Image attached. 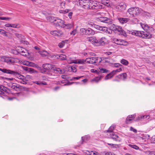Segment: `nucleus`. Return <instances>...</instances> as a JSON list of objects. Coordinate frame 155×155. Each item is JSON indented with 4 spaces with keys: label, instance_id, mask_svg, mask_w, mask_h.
<instances>
[{
    "label": "nucleus",
    "instance_id": "obj_43",
    "mask_svg": "<svg viewBox=\"0 0 155 155\" xmlns=\"http://www.w3.org/2000/svg\"><path fill=\"white\" fill-rule=\"evenodd\" d=\"M0 87L3 90V92L5 94V95L7 93V88L3 86H0Z\"/></svg>",
    "mask_w": 155,
    "mask_h": 155
},
{
    "label": "nucleus",
    "instance_id": "obj_16",
    "mask_svg": "<svg viewBox=\"0 0 155 155\" xmlns=\"http://www.w3.org/2000/svg\"><path fill=\"white\" fill-rule=\"evenodd\" d=\"M18 50L19 51L18 52L19 54L22 56H26L27 54H28L27 51L23 48L18 47Z\"/></svg>",
    "mask_w": 155,
    "mask_h": 155
},
{
    "label": "nucleus",
    "instance_id": "obj_46",
    "mask_svg": "<svg viewBox=\"0 0 155 155\" xmlns=\"http://www.w3.org/2000/svg\"><path fill=\"white\" fill-rule=\"evenodd\" d=\"M18 48H16L15 50H14L12 51V52L13 53V54L15 55H17L18 54H19V53L18 51L19 50H18Z\"/></svg>",
    "mask_w": 155,
    "mask_h": 155
},
{
    "label": "nucleus",
    "instance_id": "obj_32",
    "mask_svg": "<svg viewBox=\"0 0 155 155\" xmlns=\"http://www.w3.org/2000/svg\"><path fill=\"white\" fill-rule=\"evenodd\" d=\"M68 41V40H65L64 41H62L61 42H60L58 45L59 47L60 48H63L64 45L66 43H67Z\"/></svg>",
    "mask_w": 155,
    "mask_h": 155
},
{
    "label": "nucleus",
    "instance_id": "obj_10",
    "mask_svg": "<svg viewBox=\"0 0 155 155\" xmlns=\"http://www.w3.org/2000/svg\"><path fill=\"white\" fill-rule=\"evenodd\" d=\"M90 1V0H79V4L80 5L84 8L89 9Z\"/></svg>",
    "mask_w": 155,
    "mask_h": 155
},
{
    "label": "nucleus",
    "instance_id": "obj_15",
    "mask_svg": "<svg viewBox=\"0 0 155 155\" xmlns=\"http://www.w3.org/2000/svg\"><path fill=\"white\" fill-rule=\"evenodd\" d=\"M117 19L121 24H124L129 22L130 19L127 18L117 17Z\"/></svg>",
    "mask_w": 155,
    "mask_h": 155
},
{
    "label": "nucleus",
    "instance_id": "obj_50",
    "mask_svg": "<svg viewBox=\"0 0 155 155\" xmlns=\"http://www.w3.org/2000/svg\"><path fill=\"white\" fill-rule=\"evenodd\" d=\"M69 10L68 9H66L65 10H60L59 11V12L61 13H63L64 14L68 13V12Z\"/></svg>",
    "mask_w": 155,
    "mask_h": 155
},
{
    "label": "nucleus",
    "instance_id": "obj_37",
    "mask_svg": "<svg viewBox=\"0 0 155 155\" xmlns=\"http://www.w3.org/2000/svg\"><path fill=\"white\" fill-rule=\"evenodd\" d=\"M24 64L31 67H34L35 65L34 63L28 61H26L25 63V64Z\"/></svg>",
    "mask_w": 155,
    "mask_h": 155
},
{
    "label": "nucleus",
    "instance_id": "obj_38",
    "mask_svg": "<svg viewBox=\"0 0 155 155\" xmlns=\"http://www.w3.org/2000/svg\"><path fill=\"white\" fill-rule=\"evenodd\" d=\"M101 79V77H96L91 80L92 82H98Z\"/></svg>",
    "mask_w": 155,
    "mask_h": 155
},
{
    "label": "nucleus",
    "instance_id": "obj_51",
    "mask_svg": "<svg viewBox=\"0 0 155 155\" xmlns=\"http://www.w3.org/2000/svg\"><path fill=\"white\" fill-rule=\"evenodd\" d=\"M21 88L20 89V90H23L24 91H26L27 92L29 91V88L26 87H23L22 86H21Z\"/></svg>",
    "mask_w": 155,
    "mask_h": 155
},
{
    "label": "nucleus",
    "instance_id": "obj_55",
    "mask_svg": "<svg viewBox=\"0 0 155 155\" xmlns=\"http://www.w3.org/2000/svg\"><path fill=\"white\" fill-rule=\"evenodd\" d=\"M0 34H2L3 35H6L5 31L2 29H0Z\"/></svg>",
    "mask_w": 155,
    "mask_h": 155
},
{
    "label": "nucleus",
    "instance_id": "obj_5",
    "mask_svg": "<svg viewBox=\"0 0 155 155\" xmlns=\"http://www.w3.org/2000/svg\"><path fill=\"white\" fill-rule=\"evenodd\" d=\"M52 18L54 21L51 20V22L54 23L56 26L63 27L64 26V22L63 20L56 17L49 18L50 19Z\"/></svg>",
    "mask_w": 155,
    "mask_h": 155
},
{
    "label": "nucleus",
    "instance_id": "obj_58",
    "mask_svg": "<svg viewBox=\"0 0 155 155\" xmlns=\"http://www.w3.org/2000/svg\"><path fill=\"white\" fill-rule=\"evenodd\" d=\"M89 55L95 56L96 55L93 52H89L88 53V55H87V57H89Z\"/></svg>",
    "mask_w": 155,
    "mask_h": 155
},
{
    "label": "nucleus",
    "instance_id": "obj_18",
    "mask_svg": "<svg viewBox=\"0 0 155 155\" xmlns=\"http://www.w3.org/2000/svg\"><path fill=\"white\" fill-rule=\"evenodd\" d=\"M91 71L92 72L96 73L97 74H98L99 72L104 73H107L109 72V71L108 70L103 68H99L98 71L94 69H91Z\"/></svg>",
    "mask_w": 155,
    "mask_h": 155
},
{
    "label": "nucleus",
    "instance_id": "obj_63",
    "mask_svg": "<svg viewBox=\"0 0 155 155\" xmlns=\"http://www.w3.org/2000/svg\"><path fill=\"white\" fill-rule=\"evenodd\" d=\"M61 78H63L65 79V80H67V76L63 74L61 76Z\"/></svg>",
    "mask_w": 155,
    "mask_h": 155
},
{
    "label": "nucleus",
    "instance_id": "obj_47",
    "mask_svg": "<svg viewBox=\"0 0 155 155\" xmlns=\"http://www.w3.org/2000/svg\"><path fill=\"white\" fill-rule=\"evenodd\" d=\"M117 25H116L114 24H111L110 26V29L113 30V31H114L115 30V28H116Z\"/></svg>",
    "mask_w": 155,
    "mask_h": 155
},
{
    "label": "nucleus",
    "instance_id": "obj_21",
    "mask_svg": "<svg viewBox=\"0 0 155 155\" xmlns=\"http://www.w3.org/2000/svg\"><path fill=\"white\" fill-rule=\"evenodd\" d=\"M98 45H104L106 43L107 40L105 37H102L100 39L97 40Z\"/></svg>",
    "mask_w": 155,
    "mask_h": 155
},
{
    "label": "nucleus",
    "instance_id": "obj_44",
    "mask_svg": "<svg viewBox=\"0 0 155 155\" xmlns=\"http://www.w3.org/2000/svg\"><path fill=\"white\" fill-rule=\"evenodd\" d=\"M100 155H113V154L110 152H103L101 153H100Z\"/></svg>",
    "mask_w": 155,
    "mask_h": 155
},
{
    "label": "nucleus",
    "instance_id": "obj_12",
    "mask_svg": "<svg viewBox=\"0 0 155 155\" xmlns=\"http://www.w3.org/2000/svg\"><path fill=\"white\" fill-rule=\"evenodd\" d=\"M126 8V4L124 2H121L116 7V8L117 11L121 12L125 10Z\"/></svg>",
    "mask_w": 155,
    "mask_h": 155
},
{
    "label": "nucleus",
    "instance_id": "obj_11",
    "mask_svg": "<svg viewBox=\"0 0 155 155\" xmlns=\"http://www.w3.org/2000/svg\"><path fill=\"white\" fill-rule=\"evenodd\" d=\"M112 40L114 42L119 45H126L127 44V42L123 40L114 38Z\"/></svg>",
    "mask_w": 155,
    "mask_h": 155
},
{
    "label": "nucleus",
    "instance_id": "obj_8",
    "mask_svg": "<svg viewBox=\"0 0 155 155\" xmlns=\"http://www.w3.org/2000/svg\"><path fill=\"white\" fill-rule=\"evenodd\" d=\"M89 9H98L102 8V6L100 5V3L96 1H91Z\"/></svg>",
    "mask_w": 155,
    "mask_h": 155
},
{
    "label": "nucleus",
    "instance_id": "obj_53",
    "mask_svg": "<svg viewBox=\"0 0 155 155\" xmlns=\"http://www.w3.org/2000/svg\"><path fill=\"white\" fill-rule=\"evenodd\" d=\"M77 27L75 29H74L70 33V34L71 35H75V34L76 33L77 31Z\"/></svg>",
    "mask_w": 155,
    "mask_h": 155
},
{
    "label": "nucleus",
    "instance_id": "obj_23",
    "mask_svg": "<svg viewBox=\"0 0 155 155\" xmlns=\"http://www.w3.org/2000/svg\"><path fill=\"white\" fill-rule=\"evenodd\" d=\"M22 68L24 70L31 73H35L37 72L36 71L32 68L25 66L23 67Z\"/></svg>",
    "mask_w": 155,
    "mask_h": 155
},
{
    "label": "nucleus",
    "instance_id": "obj_2",
    "mask_svg": "<svg viewBox=\"0 0 155 155\" xmlns=\"http://www.w3.org/2000/svg\"><path fill=\"white\" fill-rule=\"evenodd\" d=\"M54 65L50 64H44L42 65V68L40 70L41 73L46 74L49 75H51V74L49 72L50 71L53 70Z\"/></svg>",
    "mask_w": 155,
    "mask_h": 155
},
{
    "label": "nucleus",
    "instance_id": "obj_52",
    "mask_svg": "<svg viewBox=\"0 0 155 155\" xmlns=\"http://www.w3.org/2000/svg\"><path fill=\"white\" fill-rule=\"evenodd\" d=\"M88 138H89V137H88L87 136H85L84 137H82L81 138L82 140L81 143H83L84 142H85L86 140H87Z\"/></svg>",
    "mask_w": 155,
    "mask_h": 155
},
{
    "label": "nucleus",
    "instance_id": "obj_7",
    "mask_svg": "<svg viewBox=\"0 0 155 155\" xmlns=\"http://www.w3.org/2000/svg\"><path fill=\"white\" fill-rule=\"evenodd\" d=\"M0 61L5 62L9 64H11L15 63L16 61L14 58L3 56L0 57Z\"/></svg>",
    "mask_w": 155,
    "mask_h": 155
},
{
    "label": "nucleus",
    "instance_id": "obj_4",
    "mask_svg": "<svg viewBox=\"0 0 155 155\" xmlns=\"http://www.w3.org/2000/svg\"><path fill=\"white\" fill-rule=\"evenodd\" d=\"M87 63L94 64L97 65L99 64L102 61L101 58L92 57L86 58Z\"/></svg>",
    "mask_w": 155,
    "mask_h": 155
},
{
    "label": "nucleus",
    "instance_id": "obj_34",
    "mask_svg": "<svg viewBox=\"0 0 155 155\" xmlns=\"http://www.w3.org/2000/svg\"><path fill=\"white\" fill-rule=\"evenodd\" d=\"M57 58L61 60H65L66 59V56L64 54H61L60 55H57Z\"/></svg>",
    "mask_w": 155,
    "mask_h": 155
},
{
    "label": "nucleus",
    "instance_id": "obj_64",
    "mask_svg": "<svg viewBox=\"0 0 155 155\" xmlns=\"http://www.w3.org/2000/svg\"><path fill=\"white\" fill-rule=\"evenodd\" d=\"M149 154L151 155H155V151H149Z\"/></svg>",
    "mask_w": 155,
    "mask_h": 155
},
{
    "label": "nucleus",
    "instance_id": "obj_1",
    "mask_svg": "<svg viewBox=\"0 0 155 155\" xmlns=\"http://www.w3.org/2000/svg\"><path fill=\"white\" fill-rule=\"evenodd\" d=\"M127 31L130 34L139 36L143 38H150L151 37V35L149 32L146 31H143L132 30H128Z\"/></svg>",
    "mask_w": 155,
    "mask_h": 155
},
{
    "label": "nucleus",
    "instance_id": "obj_19",
    "mask_svg": "<svg viewBox=\"0 0 155 155\" xmlns=\"http://www.w3.org/2000/svg\"><path fill=\"white\" fill-rule=\"evenodd\" d=\"M50 34L54 36L60 37L63 34V33L61 31L55 30L51 31Z\"/></svg>",
    "mask_w": 155,
    "mask_h": 155
},
{
    "label": "nucleus",
    "instance_id": "obj_60",
    "mask_svg": "<svg viewBox=\"0 0 155 155\" xmlns=\"http://www.w3.org/2000/svg\"><path fill=\"white\" fill-rule=\"evenodd\" d=\"M65 2L64 1H63L60 3L61 6V8H63L64 7L65 5Z\"/></svg>",
    "mask_w": 155,
    "mask_h": 155
},
{
    "label": "nucleus",
    "instance_id": "obj_35",
    "mask_svg": "<svg viewBox=\"0 0 155 155\" xmlns=\"http://www.w3.org/2000/svg\"><path fill=\"white\" fill-rule=\"evenodd\" d=\"M69 70L70 71L73 72H75L77 70L76 67L73 66H70L69 67Z\"/></svg>",
    "mask_w": 155,
    "mask_h": 155
},
{
    "label": "nucleus",
    "instance_id": "obj_28",
    "mask_svg": "<svg viewBox=\"0 0 155 155\" xmlns=\"http://www.w3.org/2000/svg\"><path fill=\"white\" fill-rule=\"evenodd\" d=\"M5 26L6 27H10L16 28H18L20 27V26H19V25L18 24H5Z\"/></svg>",
    "mask_w": 155,
    "mask_h": 155
},
{
    "label": "nucleus",
    "instance_id": "obj_45",
    "mask_svg": "<svg viewBox=\"0 0 155 155\" xmlns=\"http://www.w3.org/2000/svg\"><path fill=\"white\" fill-rule=\"evenodd\" d=\"M68 81L67 80H64L61 81V82H59V84H61H61H64V85H69V84L67 83V82Z\"/></svg>",
    "mask_w": 155,
    "mask_h": 155
},
{
    "label": "nucleus",
    "instance_id": "obj_42",
    "mask_svg": "<svg viewBox=\"0 0 155 155\" xmlns=\"http://www.w3.org/2000/svg\"><path fill=\"white\" fill-rule=\"evenodd\" d=\"M0 87L3 90V92L5 94V95L7 93V88L3 86H0Z\"/></svg>",
    "mask_w": 155,
    "mask_h": 155
},
{
    "label": "nucleus",
    "instance_id": "obj_14",
    "mask_svg": "<svg viewBox=\"0 0 155 155\" xmlns=\"http://www.w3.org/2000/svg\"><path fill=\"white\" fill-rule=\"evenodd\" d=\"M85 62L87 63L86 58L85 59H82L72 60L71 62H69V63L70 64L74 63V64H84Z\"/></svg>",
    "mask_w": 155,
    "mask_h": 155
},
{
    "label": "nucleus",
    "instance_id": "obj_30",
    "mask_svg": "<svg viewBox=\"0 0 155 155\" xmlns=\"http://www.w3.org/2000/svg\"><path fill=\"white\" fill-rule=\"evenodd\" d=\"M53 70L56 71L57 73L60 74H63L65 72V71L64 69H61L58 68H54V67Z\"/></svg>",
    "mask_w": 155,
    "mask_h": 155
},
{
    "label": "nucleus",
    "instance_id": "obj_26",
    "mask_svg": "<svg viewBox=\"0 0 155 155\" xmlns=\"http://www.w3.org/2000/svg\"><path fill=\"white\" fill-rule=\"evenodd\" d=\"M136 116L135 114L130 115H129L127 117L126 120V122L127 124H129V122L131 121Z\"/></svg>",
    "mask_w": 155,
    "mask_h": 155
},
{
    "label": "nucleus",
    "instance_id": "obj_22",
    "mask_svg": "<svg viewBox=\"0 0 155 155\" xmlns=\"http://www.w3.org/2000/svg\"><path fill=\"white\" fill-rule=\"evenodd\" d=\"M109 137L110 138L113 139L116 141H120L119 137L114 133H110L109 135Z\"/></svg>",
    "mask_w": 155,
    "mask_h": 155
},
{
    "label": "nucleus",
    "instance_id": "obj_39",
    "mask_svg": "<svg viewBox=\"0 0 155 155\" xmlns=\"http://www.w3.org/2000/svg\"><path fill=\"white\" fill-rule=\"evenodd\" d=\"M115 127V125H113L111 126L109 129L107 130V132H110L112 133L113 132V130L114 129Z\"/></svg>",
    "mask_w": 155,
    "mask_h": 155
},
{
    "label": "nucleus",
    "instance_id": "obj_41",
    "mask_svg": "<svg viewBox=\"0 0 155 155\" xmlns=\"http://www.w3.org/2000/svg\"><path fill=\"white\" fill-rule=\"evenodd\" d=\"M150 118V116L148 115H143L142 116H141L138 118V120H140L142 118L143 119H148Z\"/></svg>",
    "mask_w": 155,
    "mask_h": 155
},
{
    "label": "nucleus",
    "instance_id": "obj_20",
    "mask_svg": "<svg viewBox=\"0 0 155 155\" xmlns=\"http://www.w3.org/2000/svg\"><path fill=\"white\" fill-rule=\"evenodd\" d=\"M97 19L101 22L105 23H108L110 21V19L106 17H100L97 18Z\"/></svg>",
    "mask_w": 155,
    "mask_h": 155
},
{
    "label": "nucleus",
    "instance_id": "obj_61",
    "mask_svg": "<svg viewBox=\"0 0 155 155\" xmlns=\"http://www.w3.org/2000/svg\"><path fill=\"white\" fill-rule=\"evenodd\" d=\"M130 130L133 131L134 132L136 133L137 132V130L136 129H134L132 127H130Z\"/></svg>",
    "mask_w": 155,
    "mask_h": 155
},
{
    "label": "nucleus",
    "instance_id": "obj_6",
    "mask_svg": "<svg viewBox=\"0 0 155 155\" xmlns=\"http://www.w3.org/2000/svg\"><path fill=\"white\" fill-rule=\"evenodd\" d=\"M127 12L133 17L138 15L140 12V9L137 7H131L128 9Z\"/></svg>",
    "mask_w": 155,
    "mask_h": 155
},
{
    "label": "nucleus",
    "instance_id": "obj_27",
    "mask_svg": "<svg viewBox=\"0 0 155 155\" xmlns=\"http://www.w3.org/2000/svg\"><path fill=\"white\" fill-rule=\"evenodd\" d=\"M42 57H45L46 56H49V53L46 51L41 50L38 52Z\"/></svg>",
    "mask_w": 155,
    "mask_h": 155
},
{
    "label": "nucleus",
    "instance_id": "obj_33",
    "mask_svg": "<svg viewBox=\"0 0 155 155\" xmlns=\"http://www.w3.org/2000/svg\"><path fill=\"white\" fill-rule=\"evenodd\" d=\"M33 83L37 84V85H47V83L46 82H42L41 81H34Z\"/></svg>",
    "mask_w": 155,
    "mask_h": 155
},
{
    "label": "nucleus",
    "instance_id": "obj_56",
    "mask_svg": "<svg viewBox=\"0 0 155 155\" xmlns=\"http://www.w3.org/2000/svg\"><path fill=\"white\" fill-rule=\"evenodd\" d=\"M130 146L131 147L136 150L138 149L139 148L138 147L135 145H131Z\"/></svg>",
    "mask_w": 155,
    "mask_h": 155
},
{
    "label": "nucleus",
    "instance_id": "obj_25",
    "mask_svg": "<svg viewBox=\"0 0 155 155\" xmlns=\"http://www.w3.org/2000/svg\"><path fill=\"white\" fill-rule=\"evenodd\" d=\"M127 74L124 73L119 74L116 76V77L120 79H122L123 80H125L127 78Z\"/></svg>",
    "mask_w": 155,
    "mask_h": 155
},
{
    "label": "nucleus",
    "instance_id": "obj_9",
    "mask_svg": "<svg viewBox=\"0 0 155 155\" xmlns=\"http://www.w3.org/2000/svg\"><path fill=\"white\" fill-rule=\"evenodd\" d=\"M122 71V68H120L118 69L113 71L106 76L105 77V79L107 80L111 78L116 74V73L120 72Z\"/></svg>",
    "mask_w": 155,
    "mask_h": 155
},
{
    "label": "nucleus",
    "instance_id": "obj_48",
    "mask_svg": "<svg viewBox=\"0 0 155 155\" xmlns=\"http://www.w3.org/2000/svg\"><path fill=\"white\" fill-rule=\"evenodd\" d=\"M86 31L87 29H86L84 28H81L80 29V31L83 35L85 34L86 35Z\"/></svg>",
    "mask_w": 155,
    "mask_h": 155
},
{
    "label": "nucleus",
    "instance_id": "obj_59",
    "mask_svg": "<svg viewBox=\"0 0 155 155\" xmlns=\"http://www.w3.org/2000/svg\"><path fill=\"white\" fill-rule=\"evenodd\" d=\"M120 66H121V65L119 63H115L113 64V66L115 67H118Z\"/></svg>",
    "mask_w": 155,
    "mask_h": 155
},
{
    "label": "nucleus",
    "instance_id": "obj_40",
    "mask_svg": "<svg viewBox=\"0 0 155 155\" xmlns=\"http://www.w3.org/2000/svg\"><path fill=\"white\" fill-rule=\"evenodd\" d=\"M120 63L125 65H127L128 64L129 62H128L125 59H122L120 61Z\"/></svg>",
    "mask_w": 155,
    "mask_h": 155
},
{
    "label": "nucleus",
    "instance_id": "obj_57",
    "mask_svg": "<svg viewBox=\"0 0 155 155\" xmlns=\"http://www.w3.org/2000/svg\"><path fill=\"white\" fill-rule=\"evenodd\" d=\"M19 83L22 84H27L26 82L25 81V79L21 80V81H19Z\"/></svg>",
    "mask_w": 155,
    "mask_h": 155
},
{
    "label": "nucleus",
    "instance_id": "obj_62",
    "mask_svg": "<svg viewBox=\"0 0 155 155\" xmlns=\"http://www.w3.org/2000/svg\"><path fill=\"white\" fill-rule=\"evenodd\" d=\"M73 14V13L72 12H71L68 14V15L69 18L70 19H71L72 18V16Z\"/></svg>",
    "mask_w": 155,
    "mask_h": 155
},
{
    "label": "nucleus",
    "instance_id": "obj_17",
    "mask_svg": "<svg viewBox=\"0 0 155 155\" xmlns=\"http://www.w3.org/2000/svg\"><path fill=\"white\" fill-rule=\"evenodd\" d=\"M87 41L90 42L92 44L94 45L97 44L98 41L96 38L94 36L87 37Z\"/></svg>",
    "mask_w": 155,
    "mask_h": 155
},
{
    "label": "nucleus",
    "instance_id": "obj_3",
    "mask_svg": "<svg viewBox=\"0 0 155 155\" xmlns=\"http://www.w3.org/2000/svg\"><path fill=\"white\" fill-rule=\"evenodd\" d=\"M0 71L4 73L10 74L16 76L18 78L21 80L24 79V77L22 75L18 73V72L5 68H0Z\"/></svg>",
    "mask_w": 155,
    "mask_h": 155
},
{
    "label": "nucleus",
    "instance_id": "obj_29",
    "mask_svg": "<svg viewBox=\"0 0 155 155\" xmlns=\"http://www.w3.org/2000/svg\"><path fill=\"white\" fill-rule=\"evenodd\" d=\"M12 88L14 89L16 91L18 90H20V89L21 88V86L18 84L14 83L11 86Z\"/></svg>",
    "mask_w": 155,
    "mask_h": 155
},
{
    "label": "nucleus",
    "instance_id": "obj_54",
    "mask_svg": "<svg viewBox=\"0 0 155 155\" xmlns=\"http://www.w3.org/2000/svg\"><path fill=\"white\" fill-rule=\"evenodd\" d=\"M15 36L19 39H21L22 38V36L18 33H15Z\"/></svg>",
    "mask_w": 155,
    "mask_h": 155
},
{
    "label": "nucleus",
    "instance_id": "obj_31",
    "mask_svg": "<svg viewBox=\"0 0 155 155\" xmlns=\"http://www.w3.org/2000/svg\"><path fill=\"white\" fill-rule=\"evenodd\" d=\"M86 31V35H93L95 33L94 31L91 28H88L87 29Z\"/></svg>",
    "mask_w": 155,
    "mask_h": 155
},
{
    "label": "nucleus",
    "instance_id": "obj_24",
    "mask_svg": "<svg viewBox=\"0 0 155 155\" xmlns=\"http://www.w3.org/2000/svg\"><path fill=\"white\" fill-rule=\"evenodd\" d=\"M94 28L98 30L104 31H107L108 30V28L105 27H102L98 25H94Z\"/></svg>",
    "mask_w": 155,
    "mask_h": 155
},
{
    "label": "nucleus",
    "instance_id": "obj_13",
    "mask_svg": "<svg viewBox=\"0 0 155 155\" xmlns=\"http://www.w3.org/2000/svg\"><path fill=\"white\" fill-rule=\"evenodd\" d=\"M115 30L114 31L118 32L119 34L122 35L125 37L127 36V35L126 33L124 30L122 29V27L121 26L117 25L115 28Z\"/></svg>",
    "mask_w": 155,
    "mask_h": 155
},
{
    "label": "nucleus",
    "instance_id": "obj_36",
    "mask_svg": "<svg viewBox=\"0 0 155 155\" xmlns=\"http://www.w3.org/2000/svg\"><path fill=\"white\" fill-rule=\"evenodd\" d=\"M73 27V25L72 24H64V26L63 28H64L67 29H71Z\"/></svg>",
    "mask_w": 155,
    "mask_h": 155
},
{
    "label": "nucleus",
    "instance_id": "obj_49",
    "mask_svg": "<svg viewBox=\"0 0 155 155\" xmlns=\"http://www.w3.org/2000/svg\"><path fill=\"white\" fill-rule=\"evenodd\" d=\"M88 154L89 155H97L98 153L97 152L94 151H89Z\"/></svg>",
    "mask_w": 155,
    "mask_h": 155
}]
</instances>
